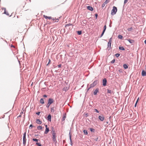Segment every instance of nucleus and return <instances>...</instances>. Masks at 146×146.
Instances as JSON below:
<instances>
[{
	"instance_id": "obj_1",
	"label": "nucleus",
	"mask_w": 146,
	"mask_h": 146,
	"mask_svg": "<svg viewBox=\"0 0 146 146\" xmlns=\"http://www.w3.org/2000/svg\"><path fill=\"white\" fill-rule=\"evenodd\" d=\"M117 11V8L115 6H113V9L111 11V15H113L116 14Z\"/></svg>"
},
{
	"instance_id": "obj_2",
	"label": "nucleus",
	"mask_w": 146,
	"mask_h": 146,
	"mask_svg": "<svg viewBox=\"0 0 146 146\" xmlns=\"http://www.w3.org/2000/svg\"><path fill=\"white\" fill-rule=\"evenodd\" d=\"M52 140L53 141L54 143L56 145V144L57 143V141L56 139V133H52Z\"/></svg>"
},
{
	"instance_id": "obj_3",
	"label": "nucleus",
	"mask_w": 146,
	"mask_h": 146,
	"mask_svg": "<svg viewBox=\"0 0 146 146\" xmlns=\"http://www.w3.org/2000/svg\"><path fill=\"white\" fill-rule=\"evenodd\" d=\"M106 25H105L104 27L103 31H102V34H101L99 36V37H98L99 38H101L103 36L105 31H106Z\"/></svg>"
},
{
	"instance_id": "obj_4",
	"label": "nucleus",
	"mask_w": 146,
	"mask_h": 146,
	"mask_svg": "<svg viewBox=\"0 0 146 146\" xmlns=\"http://www.w3.org/2000/svg\"><path fill=\"white\" fill-rule=\"evenodd\" d=\"M98 118L100 121H103L105 119L104 115L102 114L101 115H99L98 116Z\"/></svg>"
},
{
	"instance_id": "obj_5",
	"label": "nucleus",
	"mask_w": 146,
	"mask_h": 146,
	"mask_svg": "<svg viewBox=\"0 0 146 146\" xmlns=\"http://www.w3.org/2000/svg\"><path fill=\"white\" fill-rule=\"evenodd\" d=\"M98 80H95L92 84H90V86L91 88H93L96 86L97 84V82Z\"/></svg>"
},
{
	"instance_id": "obj_6",
	"label": "nucleus",
	"mask_w": 146,
	"mask_h": 146,
	"mask_svg": "<svg viewBox=\"0 0 146 146\" xmlns=\"http://www.w3.org/2000/svg\"><path fill=\"white\" fill-rule=\"evenodd\" d=\"M107 80L106 78H104L102 80V86H106L107 85Z\"/></svg>"
},
{
	"instance_id": "obj_7",
	"label": "nucleus",
	"mask_w": 146,
	"mask_h": 146,
	"mask_svg": "<svg viewBox=\"0 0 146 146\" xmlns=\"http://www.w3.org/2000/svg\"><path fill=\"white\" fill-rule=\"evenodd\" d=\"M45 118L49 122H51V115L50 114H49Z\"/></svg>"
},
{
	"instance_id": "obj_8",
	"label": "nucleus",
	"mask_w": 146,
	"mask_h": 146,
	"mask_svg": "<svg viewBox=\"0 0 146 146\" xmlns=\"http://www.w3.org/2000/svg\"><path fill=\"white\" fill-rule=\"evenodd\" d=\"M54 101L53 99L52 98H49L48 100V103L49 104L51 105L54 102Z\"/></svg>"
},
{
	"instance_id": "obj_9",
	"label": "nucleus",
	"mask_w": 146,
	"mask_h": 146,
	"mask_svg": "<svg viewBox=\"0 0 146 146\" xmlns=\"http://www.w3.org/2000/svg\"><path fill=\"white\" fill-rule=\"evenodd\" d=\"M99 89L98 88H97L93 92V94L94 95L96 96L97 95V93H99Z\"/></svg>"
},
{
	"instance_id": "obj_10",
	"label": "nucleus",
	"mask_w": 146,
	"mask_h": 146,
	"mask_svg": "<svg viewBox=\"0 0 146 146\" xmlns=\"http://www.w3.org/2000/svg\"><path fill=\"white\" fill-rule=\"evenodd\" d=\"M111 42H108V47L107 48V49L108 50H109L111 48Z\"/></svg>"
},
{
	"instance_id": "obj_11",
	"label": "nucleus",
	"mask_w": 146,
	"mask_h": 146,
	"mask_svg": "<svg viewBox=\"0 0 146 146\" xmlns=\"http://www.w3.org/2000/svg\"><path fill=\"white\" fill-rule=\"evenodd\" d=\"M86 8L88 10L91 11H92L94 10L93 8L91 6H87Z\"/></svg>"
},
{
	"instance_id": "obj_12",
	"label": "nucleus",
	"mask_w": 146,
	"mask_h": 146,
	"mask_svg": "<svg viewBox=\"0 0 146 146\" xmlns=\"http://www.w3.org/2000/svg\"><path fill=\"white\" fill-rule=\"evenodd\" d=\"M36 123L38 124H41L42 123V122L39 119H36Z\"/></svg>"
},
{
	"instance_id": "obj_13",
	"label": "nucleus",
	"mask_w": 146,
	"mask_h": 146,
	"mask_svg": "<svg viewBox=\"0 0 146 146\" xmlns=\"http://www.w3.org/2000/svg\"><path fill=\"white\" fill-rule=\"evenodd\" d=\"M141 75L143 76H146V71L143 70L141 72Z\"/></svg>"
},
{
	"instance_id": "obj_14",
	"label": "nucleus",
	"mask_w": 146,
	"mask_h": 146,
	"mask_svg": "<svg viewBox=\"0 0 146 146\" xmlns=\"http://www.w3.org/2000/svg\"><path fill=\"white\" fill-rule=\"evenodd\" d=\"M66 117V114L65 113L63 114L62 115V121H63L65 120Z\"/></svg>"
},
{
	"instance_id": "obj_15",
	"label": "nucleus",
	"mask_w": 146,
	"mask_h": 146,
	"mask_svg": "<svg viewBox=\"0 0 146 146\" xmlns=\"http://www.w3.org/2000/svg\"><path fill=\"white\" fill-rule=\"evenodd\" d=\"M69 139H70V144L72 146V139H71V135L70 131V132L69 133Z\"/></svg>"
},
{
	"instance_id": "obj_16",
	"label": "nucleus",
	"mask_w": 146,
	"mask_h": 146,
	"mask_svg": "<svg viewBox=\"0 0 146 146\" xmlns=\"http://www.w3.org/2000/svg\"><path fill=\"white\" fill-rule=\"evenodd\" d=\"M127 40L130 43L133 44L135 42L134 40L132 39H127Z\"/></svg>"
},
{
	"instance_id": "obj_17",
	"label": "nucleus",
	"mask_w": 146,
	"mask_h": 146,
	"mask_svg": "<svg viewBox=\"0 0 146 146\" xmlns=\"http://www.w3.org/2000/svg\"><path fill=\"white\" fill-rule=\"evenodd\" d=\"M123 67L125 69H126L128 68V65L127 64H125L123 65Z\"/></svg>"
},
{
	"instance_id": "obj_18",
	"label": "nucleus",
	"mask_w": 146,
	"mask_h": 146,
	"mask_svg": "<svg viewBox=\"0 0 146 146\" xmlns=\"http://www.w3.org/2000/svg\"><path fill=\"white\" fill-rule=\"evenodd\" d=\"M109 1L108 0H106L105 2L102 4V8L104 7L106 4L109 3Z\"/></svg>"
},
{
	"instance_id": "obj_19",
	"label": "nucleus",
	"mask_w": 146,
	"mask_h": 146,
	"mask_svg": "<svg viewBox=\"0 0 146 146\" xmlns=\"http://www.w3.org/2000/svg\"><path fill=\"white\" fill-rule=\"evenodd\" d=\"M43 16L46 19H52L51 17L47 16L45 15H44Z\"/></svg>"
},
{
	"instance_id": "obj_20",
	"label": "nucleus",
	"mask_w": 146,
	"mask_h": 146,
	"mask_svg": "<svg viewBox=\"0 0 146 146\" xmlns=\"http://www.w3.org/2000/svg\"><path fill=\"white\" fill-rule=\"evenodd\" d=\"M50 130L49 128H46L45 131L44 132V134H47L48 133V132Z\"/></svg>"
},
{
	"instance_id": "obj_21",
	"label": "nucleus",
	"mask_w": 146,
	"mask_h": 146,
	"mask_svg": "<svg viewBox=\"0 0 146 146\" xmlns=\"http://www.w3.org/2000/svg\"><path fill=\"white\" fill-rule=\"evenodd\" d=\"M100 137L98 136L97 137V138L94 139V140L96 141L99 142L100 141Z\"/></svg>"
},
{
	"instance_id": "obj_22",
	"label": "nucleus",
	"mask_w": 146,
	"mask_h": 146,
	"mask_svg": "<svg viewBox=\"0 0 146 146\" xmlns=\"http://www.w3.org/2000/svg\"><path fill=\"white\" fill-rule=\"evenodd\" d=\"M40 102L41 104H44V99L43 98H41L40 100Z\"/></svg>"
},
{
	"instance_id": "obj_23",
	"label": "nucleus",
	"mask_w": 146,
	"mask_h": 146,
	"mask_svg": "<svg viewBox=\"0 0 146 146\" xmlns=\"http://www.w3.org/2000/svg\"><path fill=\"white\" fill-rule=\"evenodd\" d=\"M119 50H125V49L124 47L122 46H120L119 47Z\"/></svg>"
},
{
	"instance_id": "obj_24",
	"label": "nucleus",
	"mask_w": 146,
	"mask_h": 146,
	"mask_svg": "<svg viewBox=\"0 0 146 146\" xmlns=\"http://www.w3.org/2000/svg\"><path fill=\"white\" fill-rule=\"evenodd\" d=\"M51 133H56L55 132V129L54 128V127L52 126L51 127Z\"/></svg>"
},
{
	"instance_id": "obj_25",
	"label": "nucleus",
	"mask_w": 146,
	"mask_h": 146,
	"mask_svg": "<svg viewBox=\"0 0 146 146\" xmlns=\"http://www.w3.org/2000/svg\"><path fill=\"white\" fill-rule=\"evenodd\" d=\"M107 93L108 94H111L113 92V91H111V90H110L109 89H107Z\"/></svg>"
},
{
	"instance_id": "obj_26",
	"label": "nucleus",
	"mask_w": 146,
	"mask_h": 146,
	"mask_svg": "<svg viewBox=\"0 0 146 146\" xmlns=\"http://www.w3.org/2000/svg\"><path fill=\"white\" fill-rule=\"evenodd\" d=\"M89 129L92 133H94L95 132V129L92 128H90Z\"/></svg>"
},
{
	"instance_id": "obj_27",
	"label": "nucleus",
	"mask_w": 146,
	"mask_h": 146,
	"mask_svg": "<svg viewBox=\"0 0 146 146\" xmlns=\"http://www.w3.org/2000/svg\"><path fill=\"white\" fill-rule=\"evenodd\" d=\"M117 38H118L121 40L123 38V36L121 35H119L118 36Z\"/></svg>"
},
{
	"instance_id": "obj_28",
	"label": "nucleus",
	"mask_w": 146,
	"mask_h": 146,
	"mask_svg": "<svg viewBox=\"0 0 146 146\" xmlns=\"http://www.w3.org/2000/svg\"><path fill=\"white\" fill-rule=\"evenodd\" d=\"M76 32L78 35H81L82 34V31L81 30L78 31Z\"/></svg>"
},
{
	"instance_id": "obj_29",
	"label": "nucleus",
	"mask_w": 146,
	"mask_h": 146,
	"mask_svg": "<svg viewBox=\"0 0 146 146\" xmlns=\"http://www.w3.org/2000/svg\"><path fill=\"white\" fill-rule=\"evenodd\" d=\"M37 129L39 130H42V128L41 126H38L37 127Z\"/></svg>"
},
{
	"instance_id": "obj_30",
	"label": "nucleus",
	"mask_w": 146,
	"mask_h": 146,
	"mask_svg": "<svg viewBox=\"0 0 146 146\" xmlns=\"http://www.w3.org/2000/svg\"><path fill=\"white\" fill-rule=\"evenodd\" d=\"M70 26H73L72 24L69 23L65 25V27H68Z\"/></svg>"
},
{
	"instance_id": "obj_31",
	"label": "nucleus",
	"mask_w": 146,
	"mask_h": 146,
	"mask_svg": "<svg viewBox=\"0 0 146 146\" xmlns=\"http://www.w3.org/2000/svg\"><path fill=\"white\" fill-rule=\"evenodd\" d=\"M83 132L84 134H85L86 135H88V132L86 130H83Z\"/></svg>"
},
{
	"instance_id": "obj_32",
	"label": "nucleus",
	"mask_w": 146,
	"mask_h": 146,
	"mask_svg": "<svg viewBox=\"0 0 146 146\" xmlns=\"http://www.w3.org/2000/svg\"><path fill=\"white\" fill-rule=\"evenodd\" d=\"M51 109V112L54 113L55 111V110L54 109V107H51L50 108Z\"/></svg>"
},
{
	"instance_id": "obj_33",
	"label": "nucleus",
	"mask_w": 146,
	"mask_h": 146,
	"mask_svg": "<svg viewBox=\"0 0 146 146\" xmlns=\"http://www.w3.org/2000/svg\"><path fill=\"white\" fill-rule=\"evenodd\" d=\"M68 88L67 87H65L63 88V90L65 91H66L68 90Z\"/></svg>"
},
{
	"instance_id": "obj_34",
	"label": "nucleus",
	"mask_w": 146,
	"mask_h": 146,
	"mask_svg": "<svg viewBox=\"0 0 146 146\" xmlns=\"http://www.w3.org/2000/svg\"><path fill=\"white\" fill-rule=\"evenodd\" d=\"M32 140L33 141H35L36 142H38V141H40L39 139H37L36 138H33V139Z\"/></svg>"
},
{
	"instance_id": "obj_35",
	"label": "nucleus",
	"mask_w": 146,
	"mask_h": 146,
	"mask_svg": "<svg viewBox=\"0 0 146 146\" xmlns=\"http://www.w3.org/2000/svg\"><path fill=\"white\" fill-rule=\"evenodd\" d=\"M84 116V117H87L89 115L88 113H84L83 115Z\"/></svg>"
},
{
	"instance_id": "obj_36",
	"label": "nucleus",
	"mask_w": 146,
	"mask_h": 146,
	"mask_svg": "<svg viewBox=\"0 0 146 146\" xmlns=\"http://www.w3.org/2000/svg\"><path fill=\"white\" fill-rule=\"evenodd\" d=\"M36 145L38 146H42V145L40 143L36 142Z\"/></svg>"
},
{
	"instance_id": "obj_37",
	"label": "nucleus",
	"mask_w": 146,
	"mask_h": 146,
	"mask_svg": "<svg viewBox=\"0 0 146 146\" xmlns=\"http://www.w3.org/2000/svg\"><path fill=\"white\" fill-rule=\"evenodd\" d=\"M3 13L6 14L7 16H9V14L6 11H5Z\"/></svg>"
},
{
	"instance_id": "obj_38",
	"label": "nucleus",
	"mask_w": 146,
	"mask_h": 146,
	"mask_svg": "<svg viewBox=\"0 0 146 146\" xmlns=\"http://www.w3.org/2000/svg\"><path fill=\"white\" fill-rule=\"evenodd\" d=\"M116 57H118L120 55V54L119 53H116L114 55Z\"/></svg>"
},
{
	"instance_id": "obj_39",
	"label": "nucleus",
	"mask_w": 146,
	"mask_h": 146,
	"mask_svg": "<svg viewBox=\"0 0 146 146\" xmlns=\"http://www.w3.org/2000/svg\"><path fill=\"white\" fill-rule=\"evenodd\" d=\"M127 30H128V31H131L133 30V28L131 27L130 28L127 29Z\"/></svg>"
},
{
	"instance_id": "obj_40",
	"label": "nucleus",
	"mask_w": 146,
	"mask_h": 146,
	"mask_svg": "<svg viewBox=\"0 0 146 146\" xmlns=\"http://www.w3.org/2000/svg\"><path fill=\"white\" fill-rule=\"evenodd\" d=\"M52 20L54 21H55V22H58V19H56V18H53L52 19Z\"/></svg>"
},
{
	"instance_id": "obj_41",
	"label": "nucleus",
	"mask_w": 146,
	"mask_h": 146,
	"mask_svg": "<svg viewBox=\"0 0 146 146\" xmlns=\"http://www.w3.org/2000/svg\"><path fill=\"white\" fill-rule=\"evenodd\" d=\"M115 61V59H113L112 61H111V63L112 64H113L114 63Z\"/></svg>"
},
{
	"instance_id": "obj_42",
	"label": "nucleus",
	"mask_w": 146,
	"mask_h": 146,
	"mask_svg": "<svg viewBox=\"0 0 146 146\" xmlns=\"http://www.w3.org/2000/svg\"><path fill=\"white\" fill-rule=\"evenodd\" d=\"M50 105V104H49L48 103L47 104L46 106V108H48L49 107Z\"/></svg>"
},
{
	"instance_id": "obj_43",
	"label": "nucleus",
	"mask_w": 146,
	"mask_h": 146,
	"mask_svg": "<svg viewBox=\"0 0 146 146\" xmlns=\"http://www.w3.org/2000/svg\"><path fill=\"white\" fill-rule=\"evenodd\" d=\"M33 127H34V126L32 124H31L30 125V126H29V129H31Z\"/></svg>"
},
{
	"instance_id": "obj_44",
	"label": "nucleus",
	"mask_w": 146,
	"mask_h": 146,
	"mask_svg": "<svg viewBox=\"0 0 146 146\" xmlns=\"http://www.w3.org/2000/svg\"><path fill=\"white\" fill-rule=\"evenodd\" d=\"M94 110L95 111V112L97 113H99L100 111H99L96 108L94 109Z\"/></svg>"
},
{
	"instance_id": "obj_45",
	"label": "nucleus",
	"mask_w": 146,
	"mask_h": 146,
	"mask_svg": "<svg viewBox=\"0 0 146 146\" xmlns=\"http://www.w3.org/2000/svg\"><path fill=\"white\" fill-rule=\"evenodd\" d=\"M26 140L23 141V144L25 146L26 145Z\"/></svg>"
},
{
	"instance_id": "obj_46",
	"label": "nucleus",
	"mask_w": 146,
	"mask_h": 146,
	"mask_svg": "<svg viewBox=\"0 0 146 146\" xmlns=\"http://www.w3.org/2000/svg\"><path fill=\"white\" fill-rule=\"evenodd\" d=\"M91 88V87L90 86V87L88 88L87 89L86 92V94L87 92H88V91L91 88Z\"/></svg>"
},
{
	"instance_id": "obj_47",
	"label": "nucleus",
	"mask_w": 146,
	"mask_h": 146,
	"mask_svg": "<svg viewBox=\"0 0 146 146\" xmlns=\"http://www.w3.org/2000/svg\"><path fill=\"white\" fill-rule=\"evenodd\" d=\"M95 15L96 17V19H97L98 16V14L97 13H95Z\"/></svg>"
},
{
	"instance_id": "obj_48",
	"label": "nucleus",
	"mask_w": 146,
	"mask_h": 146,
	"mask_svg": "<svg viewBox=\"0 0 146 146\" xmlns=\"http://www.w3.org/2000/svg\"><path fill=\"white\" fill-rule=\"evenodd\" d=\"M51 62V60L50 59H48V63L46 64V66H48L50 63Z\"/></svg>"
},
{
	"instance_id": "obj_49",
	"label": "nucleus",
	"mask_w": 146,
	"mask_h": 146,
	"mask_svg": "<svg viewBox=\"0 0 146 146\" xmlns=\"http://www.w3.org/2000/svg\"><path fill=\"white\" fill-rule=\"evenodd\" d=\"M118 71L120 73H122L123 72V70L122 69H120Z\"/></svg>"
},
{
	"instance_id": "obj_50",
	"label": "nucleus",
	"mask_w": 146,
	"mask_h": 146,
	"mask_svg": "<svg viewBox=\"0 0 146 146\" xmlns=\"http://www.w3.org/2000/svg\"><path fill=\"white\" fill-rule=\"evenodd\" d=\"M83 23L84 24H86V20H84L82 21Z\"/></svg>"
},
{
	"instance_id": "obj_51",
	"label": "nucleus",
	"mask_w": 146,
	"mask_h": 146,
	"mask_svg": "<svg viewBox=\"0 0 146 146\" xmlns=\"http://www.w3.org/2000/svg\"><path fill=\"white\" fill-rule=\"evenodd\" d=\"M40 111H38L37 112H36V113L37 115H39L40 114Z\"/></svg>"
},
{
	"instance_id": "obj_52",
	"label": "nucleus",
	"mask_w": 146,
	"mask_h": 146,
	"mask_svg": "<svg viewBox=\"0 0 146 146\" xmlns=\"http://www.w3.org/2000/svg\"><path fill=\"white\" fill-rule=\"evenodd\" d=\"M128 1V0H124V4H125Z\"/></svg>"
},
{
	"instance_id": "obj_53",
	"label": "nucleus",
	"mask_w": 146,
	"mask_h": 146,
	"mask_svg": "<svg viewBox=\"0 0 146 146\" xmlns=\"http://www.w3.org/2000/svg\"><path fill=\"white\" fill-rule=\"evenodd\" d=\"M112 37H111L110 38V39H109V41L108 42H111V40H112Z\"/></svg>"
},
{
	"instance_id": "obj_54",
	"label": "nucleus",
	"mask_w": 146,
	"mask_h": 146,
	"mask_svg": "<svg viewBox=\"0 0 146 146\" xmlns=\"http://www.w3.org/2000/svg\"><path fill=\"white\" fill-rule=\"evenodd\" d=\"M62 65L61 64H60L57 66L58 68H60L61 67Z\"/></svg>"
},
{
	"instance_id": "obj_55",
	"label": "nucleus",
	"mask_w": 146,
	"mask_h": 146,
	"mask_svg": "<svg viewBox=\"0 0 146 146\" xmlns=\"http://www.w3.org/2000/svg\"><path fill=\"white\" fill-rule=\"evenodd\" d=\"M48 96L47 95H46V94H44V95L43 96V97L44 98H46Z\"/></svg>"
},
{
	"instance_id": "obj_56",
	"label": "nucleus",
	"mask_w": 146,
	"mask_h": 146,
	"mask_svg": "<svg viewBox=\"0 0 146 146\" xmlns=\"http://www.w3.org/2000/svg\"><path fill=\"white\" fill-rule=\"evenodd\" d=\"M26 140V137L23 136V141Z\"/></svg>"
},
{
	"instance_id": "obj_57",
	"label": "nucleus",
	"mask_w": 146,
	"mask_h": 146,
	"mask_svg": "<svg viewBox=\"0 0 146 146\" xmlns=\"http://www.w3.org/2000/svg\"><path fill=\"white\" fill-rule=\"evenodd\" d=\"M111 24H112V22H111V20H110V24L109 25V27H111Z\"/></svg>"
},
{
	"instance_id": "obj_58",
	"label": "nucleus",
	"mask_w": 146,
	"mask_h": 146,
	"mask_svg": "<svg viewBox=\"0 0 146 146\" xmlns=\"http://www.w3.org/2000/svg\"><path fill=\"white\" fill-rule=\"evenodd\" d=\"M11 47H13L14 48H15V46L11 44Z\"/></svg>"
},
{
	"instance_id": "obj_59",
	"label": "nucleus",
	"mask_w": 146,
	"mask_h": 146,
	"mask_svg": "<svg viewBox=\"0 0 146 146\" xmlns=\"http://www.w3.org/2000/svg\"><path fill=\"white\" fill-rule=\"evenodd\" d=\"M23 136H25V137H26V132H25L23 134Z\"/></svg>"
},
{
	"instance_id": "obj_60",
	"label": "nucleus",
	"mask_w": 146,
	"mask_h": 146,
	"mask_svg": "<svg viewBox=\"0 0 146 146\" xmlns=\"http://www.w3.org/2000/svg\"><path fill=\"white\" fill-rule=\"evenodd\" d=\"M137 103L136 102V103L134 105V107L135 108L137 106Z\"/></svg>"
},
{
	"instance_id": "obj_61",
	"label": "nucleus",
	"mask_w": 146,
	"mask_h": 146,
	"mask_svg": "<svg viewBox=\"0 0 146 146\" xmlns=\"http://www.w3.org/2000/svg\"><path fill=\"white\" fill-rule=\"evenodd\" d=\"M44 125L45 127V128H49V127H48L47 126V125Z\"/></svg>"
},
{
	"instance_id": "obj_62",
	"label": "nucleus",
	"mask_w": 146,
	"mask_h": 146,
	"mask_svg": "<svg viewBox=\"0 0 146 146\" xmlns=\"http://www.w3.org/2000/svg\"><path fill=\"white\" fill-rule=\"evenodd\" d=\"M2 10H4V11H6V9L5 8V7H3L2 8Z\"/></svg>"
},
{
	"instance_id": "obj_63",
	"label": "nucleus",
	"mask_w": 146,
	"mask_h": 146,
	"mask_svg": "<svg viewBox=\"0 0 146 146\" xmlns=\"http://www.w3.org/2000/svg\"><path fill=\"white\" fill-rule=\"evenodd\" d=\"M89 106L90 107H91L92 108L93 107V106H92V105L90 104H89Z\"/></svg>"
},
{
	"instance_id": "obj_64",
	"label": "nucleus",
	"mask_w": 146,
	"mask_h": 146,
	"mask_svg": "<svg viewBox=\"0 0 146 146\" xmlns=\"http://www.w3.org/2000/svg\"><path fill=\"white\" fill-rule=\"evenodd\" d=\"M39 135L38 134H35V137H36L37 136H38Z\"/></svg>"
}]
</instances>
